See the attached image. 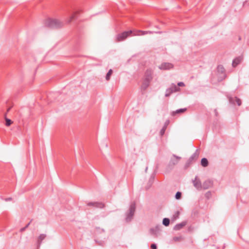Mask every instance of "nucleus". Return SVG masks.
<instances>
[{
    "label": "nucleus",
    "instance_id": "obj_1",
    "mask_svg": "<svg viewBox=\"0 0 249 249\" xmlns=\"http://www.w3.org/2000/svg\"><path fill=\"white\" fill-rule=\"evenodd\" d=\"M45 25L52 28H59L63 26V23L56 19L48 18L45 21Z\"/></svg>",
    "mask_w": 249,
    "mask_h": 249
},
{
    "label": "nucleus",
    "instance_id": "obj_2",
    "mask_svg": "<svg viewBox=\"0 0 249 249\" xmlns=\"http://www.w3.org/2000/svg\"><path fill=\"white\" fill-rule=\"evenodd\" d=\"M136 209V204L135 202L131 203L128 212L126 213L125 220L129 222L131 220L134 214Z\"/></svg>",
    "mask_w": 249,
    "mask_h": 249
},
{
    "label": "nucleus",
    "instance_id": "obj_3",
    "mask_svg": "<svg viewBox=\"0 0 249 249\" xmlns=\"http://www.w3.org/2000/svg\"><path fill=\"white\" fill-rule=\"evenodd\" d=\"M133 33L132 30L124 31L122 33L118 34L116 36V42H121L125 40L128 36Z\"/></svg>",
    "mask_w": 249,
    "mask_h": 249
},
{
    "label": "nucleus",
    "instance_id": "obj_4",
    "mask_svg": "<svg viewBox=\"0 0 249 249\" xmlns=\"http://www.w3.org/2000/svg\"><path fill=\"white\" fill-rule=\"evenodd\" d=\"M180 88L174 84H172L171 87L168 88L166 90L165 94V97H169L173 92L179 91Z\"/></svg>",
    "mask_w": 249,
    "mask_h": 249
},
{
    "label": "nucleus",
    "instance_id": "obj_5",
    "mask_svg": "<svg viewBox=\"0 0 249 249\" xmlns=\"http://www.w3.org/2000/svg\"><path fill=\"white\" fill-rule=\"evenodd\" d=\"M181 157L173 154L168 163V166L170 167H174L175 165H177Z\"/></svg>",
    "mask_w": 249,
    "mask_h": 249
},
{
    "label": "nucleus",
    "instance_id": "obj_6",
    "mask_svg": "<svg viewBox=\"0 0 249 249\" xmlns=\"http://www.w3.org/2000/svg\"><path fill=\"white\" fill-rule=\"evenodd\" d=\"M153 71L152 69H147L145 72L143 79L151 82L153 79Z\"/></svg>",
    "mask_w": 249,
    "mask_h": 249
},
{
    "label": "nucleus",
    "instance_id": "obj_7",
    "mask_svg": "<svg viewBox=\"0 0 249 249\" xmlns=\"http://www.w3.org/2000/svg\"><path fill=\"white\" fill-rule=\"evenodd\" d=\"M173 67V65L170 63L164 62L162 63L160 66H159V68L160 70H170Z\"/></svg>",
    "mask_w": 249,
    "mask_h": 249
},
{
    "label": "nucleus",
    "instance_id": "obj_8",
    "mask_svg": "<svg viewBox=\"0 0 249 249\" xmlns=\"http://www.w3.org/2000/svg\"><path fill=\"white\" fill-rule=\"evenodd\" d=\"M134 36H143L148 34H152L154 32L150 31L137 30L133 32Z\"/></svg>",
    "mask_w": 249,
    "mask_h": 249
},
{
    "label": "nucleus",
    "instance_id": "obj_9",
    "mask_svg": "<svg viewBox=\"0 0 249 249\" xmlns=\"http://www.w3.org/2000/svg\"><path fill=\"white\" fill-rule=\"evenodd\" d=\"M230 103L232 104H235V103L237 104L238 106H240L242 104L241 100L237 97H230L229 99Z\"/></svg>",
    "mask_w": 249,
    "mask_h": 249
},
{
    "label": "nucleus",
    "instance_id": "obj_10",
    "mask_svg": "<svg viewBox=\"0 0 249 249\" xmlns=\"http://www.w3.org/2000/svg\"><path fill=\"white\" fill-rule=\"evenodd\" d=\"M243 56H239L234 59L232 61V66L233 67H236L238 64H239L243 60Z\"/></svg>",
    "mask_w": 249,
    "mask_h": 249
},
{
    "label": "nucleus",
    "instance_id": "obj_11",
    "mask_svg": "<svg viewBox=\"0 0 249 249\" xmlns=\"http://www.w3.org/2000/svg\"><path fill=\"white\" fill-rule=\"evenodd\" d=\"M194 186L198 190L202 189L201 182L199 179H197V177H196L195 179L193 181Z\"/></svg>",
    "mask_w": 249,
    "mask_h": 249
},
{
    "label": "nucleus",
    "instance_id": "obj_12",
    "mask_svg": "<svg viewBox=\"0 0 249 249\" xmlns=\"http://www.w3.org/2000/svg\"><path fill=\"white\" fill-rule=\"evenodd\" d=\"M213 186V182L210 180L205 181L202 185V188L204 190H206Z\"/></svg>",
    "mask_w": 249,
    "mask_h": 249
},
{
    "label": "nucleus",
    "instance_id": "obj_13",
    "mask_svg": "<svg viewBox=\"0 0 249 249\" xmlns=\"http://www.w3.org/2000/svg\"><path fill=\"white\" fill-rule=\"evenodd\" d=\"M87 205L89 206H93L94 207L103 208L104 207V204L102 203L95 202H89L87 204Z\"/></svg>",
    "mask_w": 249,
    "mask_h": 249
},
{
    "label": "nucleus",
    "instance_id": "obj_14",
    "mask_svg": "<svg viewBox=\"0 0 249 249\" xmlns=\"http://www.w3.org/2000/svg\"><path fill=\"white\" fill-rule=\"evenodd\" d=\"M199 150L196 149L195 153L190 157L189 161L192 162L194 160H196L199 157Z\"/></svg>",
    "mask_w": 249,
    "mask_h": 249
},
{
    "label": "nucleus",
    "instance_id": "obj_15",
    "mask_svg": "<svg viewBox=\"0 0 249 249\" xmlns=\"http://www.w3.org/2000/svg\"><path fill=\"white\" fill-rule=\"evenodd\" d=\"M159 231L160 226H156L155 228H152L150 229V233L153 235L157 236Z\"/></svg>",
    "mask_w": 249,
    "mask_h": 249
},
{
    "label": "nucleus",
    "instance_id": "obj_16",
    "mask_svg": "<svg viewBox=\"0 0 249 249\" xmlns=\"http://www.w3.org/2000/svg\"><path fill=\"white\" fill-rule=\"evenodd\" d=\"M187 224L186 221H183L181 222L180 223L176 224L174 229L176 231H178L181 229L183 227H184Z\"/></svg>",
    "mask_w": 249,
    "mask_h": 249
},
{
    "label": "nucleus",
    "instance_id": "obj_17",
    "mask_svg": "<svg viewBox=\"0 0 249 249\" xmlns=\"http://www.w3.org/2000/svg\"><path fill=\"white\" fill-rule=\"evenodd\" d=\"M151 82L143 79L142 83L141 85L142 89L145 90L149 87Z\"/></svg>",
    "mask_w": 249,
    "mask_h": 249
},
{
    "label": "nucleus",
    "instance_id": "obj_18",
    "mask_svg": "<svg viewBox=\"0 0 249 249\" xmlns=\"http://www.w3.org/2000/svg\"><path fill=\"white\" fill-rule=\"evenodd\" d=\"M169 124V120H167L165 122L163 126L162 127V129L160 131V135L161 136H162L164 134L165 130H166V129L167 128V127L168 125Z\"/></svg>",
    "mask_w": 249,
    "mask_h": 249
},
{
    "label": "nucleus",
    "instance_id": "obj_19",
    "mask_svg": "<svg viewBox=\"0 0 249 249\" xmlns=\"http://www.w3.org/2000/svg\"><path fill=\"white\" fill-rule=\"evenodd\" d=\"M46 237V235L45 234H41L39 236V237L37 239V241L38 247H39L40 246L42 241Z\"/></svg>",
    "mask_w": 249,
    "mask_h": 249
},
{
    "label": "nucleus",
    "instance_id": "obj_20",
    "mask_svg": "<svg viewBox=\"0 0 249 249\" xmlns=\"http://www.w3.org/2000/svg\"><path fill=\"white\" fill-rule=\"evenodd\" d=\"M201 164L203 167H207L208 165V161L206 158H202L201 160Z\"/></svg>",
    "mask_w": 249,
    "mask_h": 249
},
{
    "label": "nucleus",
    "instance_id": "obj_21",
    "mask_svg": "<svg viewBox=\"0 0 249 249\" xmlns=\"http://www.w3.org/2000/svg\"><path fill=\"white\" fill-rule=\"evenodd\" d=\"M179 214L180 212L178 211H176L173 215V217L172 218V220H176L178 219L179 218Z\"/></svg>",
    "mask_w": 249,
    "mask_h": 249
},
{
    "label": "nucleus",
    "instance_id": "obj_22",
    "mask_svg": "<svg viewBox=\"0 0 249 249\" xmlns=\"http://www.w3.org/2000/svg\"><path fill=\"white\" fill-rule=\"evenodd\" d=\"M170 224V219L168 218H164L162 220V224L165 226H169Z\"/></svg>",
    "mask_w": 249,
    "mask_h": 249
},
{
    "label": "nucleus",
    "instance_id": "obj_23",
    "mask_svg": "<svg viewBox=\"0 0 249 249\" xmlns=\"http://www.w3.org/2000/svg\"><path fill=\"white\" fill-rule=\"evenodd\" d=\"M217 71L219 72L225 73V69L222 65H219L217 66Z\"/></svg>",
    "mask_w": 249,
    "mask_h": 249
},
{
    "label": "nucleus",
    "instance_id": "obj_24",
    "mask_svg": "<svg viewBox=\"0 0 249 249\" xmlns=\"http://www.w3.org/2000/svg\"><path fill=\"white\" fill-rule=\"evenodd\" d=\"M112 70L111 69H110L107 72L106 76V79L107 81H108L110 79V77L112 74Z\"/></svg>",
    "mask_w": 249,
    "mask_h": 249
},
{
    "label": "nucleus",
    "instance_id": "obj_25",
    "mask_svg": "<svg viewBox=\"0 0 249 249\" xmlns=\"http://www.w3.org/2000/svg\"><path fill=\"white\" fill-rule=\"evenodd\" d=\"M76 12L74 13L70 18L67 21V23H70L72 20L75 18Z\"/></svg>",
    "mask_w": 249,
    "mask_h": 249
},
{
    "label": "nucleus",
    "instance_id": "obj_26",
    "mask_svg": "<svg viewBox=\"0 0 249 249\" xmlns=\"http://www.w3.org/2000/svg\"><path fill=\"white\" fill-rule=\"evenodd\" d=\"M5 121H6L5 125L7 126H10L12 124V121L9 119L6 118V117H5Z\"/></svg>",
    "mask_w": 249,
    "mask_h": 249
},
{
    "label": "nucleus",
    "instance_id": "obj_27",
    "mask_svg": "<svg viewBox=\"0 0 249 249\" xmlns=\"http://www.w3.org/2000/svg\"><path fill=\"white\" fill-rule=\"evenodd\" d=\"M186 110V108H180V109H177L176 111H175V113H182V112H184V111H185Z\"/></svg>",
    "mask_w": 249,
    "mask_h": 249
},
{
    "label": "nucleus",
    "instance_id": "obj_28",
    "mask_svg": "<svg viewBox=\"0 0 249 249\" xmlns=\"http://www.w3.org/2000/svg\"><path fill=\"white\" fill-rule=\"evenodd\" d=\"M181 197V193L180 192H178L176 195H175V198L177 199H179Z\"/></svg>",
    "mask_w": 249,
    "mask_h": 249
},
{
    "label": "nucleus",
    "instance_id": "obj_29",
    "mask_svg": "<svg viewBox=\"0 0 249 249\" xmlns=\"http://www.w3.org/2000/svg\"><path fill=\"white\" fill-rule=\"evenodd\" d=\"M31 222H32V220L29 223H28L25 227H24L23 228H22L21 229H20V232L24 231L29 227V226L31 224Z\"/></svg>",
    "mask_w": 249,
    "mask_h": 249
},
{
    "label": "nucleus",
    "instance_id": "obj_30",
    "mask_svg": "<svg viewBox=\"0 0 249 249\" xmlns=\"http://www.w3.org/2000/svg\"><path fill=\"white\" fill-rule=\"evenodd\" d=\"M178 86L179 87H184L185 86V84L182 82H179L178 83Z\"/></svg>",
    "mask_w": 249,
    "mask_h": 249
},
{
    "label": "nucleus",
    "instance_id": "obj_31",
    "mask_svg": "<svg viewBox=\"0 0 249 249\" xmlns=\"http://www.w3.org/2000/svg\"><path fill=\"white\" fill-rule=\"evenodd\" d=\"M151 248L152 249H157V246L155 244H152L151 245Z\"/></svg>",
    "mask_w": 249,
    "mask_h": 249
},
{
    "label": "nucleus",
    "instance_id": "obj_32",
    "mask_svg": "<svg viewBox=\"0 0 249 249\" xmlns=\"http://www.w3.org/2000/svg\"><path fill=\"white\" fill-rule=\"evenodd\" d=\"M210 195L211 193L210 192H208L205 194V196L206 197L208 198Z\"/></svg>",
    "mask_w": 249,
    "mask_h": 249
},
{
    "label": "nucleus",
    "instance_id": "obj_33",
    "mask_svg": "<svg viewBox=\"0 0 249 249\" xmlns=\"http://www.w3.org/2000/svg\"><path fill=\"white\" fill-rule=\"evenodd\" d=\"M173 239L174 241H177L179 240V238L178 237H174Z\"/></svg>",
    "mask_w": 249,
    "mask_h": 249
},
{
    "label": "nucleus",
    "instance_id": "obj_34",
    "mask_svg": "<svg viewBox=\"0 0 249 249\" xmlns=\"http://www.w3.org/2000/svg\"><path fill=\"white\" fill-rule=\"evenodd\" d=\"M11 108V107H8V108H7V112H6V113L5 114V115H4L5 117H6V114H7V112H8L10 110Z\"/></svg>",
    "mask_w": 249,
    "mask_h": 249
},
{
    "label": "nucleus",
    "instance_id": "obj_35",
    "mask_svg": "<svg viewBox=\"0 0 249 249\" xmlns=\"http://www.w3.org/2000/svg\"><path fill=\"white\" fill-rule=\"evenodd\" d=\"M12 199V198L11 197H8V198H7L5 199V200L6 201H10Z\"/></svg>",
    "mask_w": 249,
    "mask_h": 249
},
{
    "label": "nucleus",
    "instance_id": "obj_36",
    "mask_svg": "<svg viewBox=\"0 0 249 249\" xmlns=\"http://www.w3.org/2000/svg\"><path fill=\"white\" fill-rule=\"evenodd\" d=\"M214 113L216 116L218 115V112L217 111V110L216 109H214Z\"/></svg>",
    "mask_w": 249,
    "mask_h": 249
}]
</instances>
